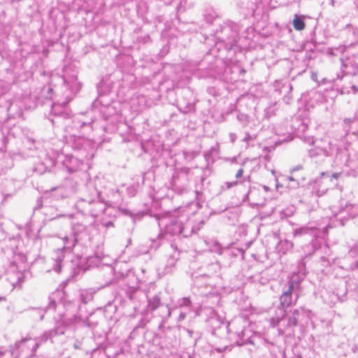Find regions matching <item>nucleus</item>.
Returning a JSON list of instances; mask_svg holds the SVG:
<instances>
[{
    "label": "nucleus",
    "instance_id": "obj_1",
    "mask_svg": "<svg viewBox=\"0 0 358 358\" xmlns=\"http://www.w3.org/2000/svg\"><path fill=\"white\" fill-rule=\"evenodd\" d=\"M49 299L50 302L45 312L55 310L54 328L45 331L38 338L26 336L16 342L13 346H10V351L13 352L15 358L31 357L42 343L56 336L64 334L67 328L80 322L79 306L69 299L64 291H55L50 295Z\"/></svg>",
    "mask_w": 358,
    "mask_h": 358
},
{
    "label": "nucleus",
    "instance_id": "obj_2",
    "mask_svg": "<svg viewBox=\"0 0 358 358\" xmlns=\"http://www.w3.org/2000/svg\"><path fill=\"white\" fill-rule=\"evenodd\" d=\"M72 233L70 235H66L61 238L63 243L62 248L54 251V259L55 265L54 270L59 273L62 269V262L64 258V252H71L77 243L89 237L90 226L83 222H76L71 223Z\"/></svg>",
    "mask_w": 358,
    "mask_h": 358
},
{
    "label": "nucleus",
    "instance_id": "obj_3",
    "mask_svg": "<svg viewBox=\"0 0 358 358\" xmlns=\"http://www.w3.org/2000/svg\"><path fill=\"white\" fill-rule=\"evenodd\" d=\"M187 221V215L181 214L178 217H161L159 219L158 224L159 227H165V235H182L183 237H188L192 234L194 230L192 224Z\"/></svg>",
    "mask_w": 358,
    "mask_h": 358
},
{
    "label": "nucleus",
    "instance_id": "obj_4",
    "mask_svg": "<svg viewBox=\"0 0 358 358\" xmlns=\"http://www.w3.org/2000/svg\"><path fill=\"white\" fill-rule=\"evenodd\" d=\"M305 313L303 308L294 309L292 312V315L285 316V311L282 317L271 318V324L272 327H278V331L280 334H282L287 329L295 327L297 324L299 317L301 314Z\"/></svg>",
    "mask_w": 358,
    "mask_h": 358
},
{
    "label": "nucleus",
    "instance_id": "obj_5",
    "mask_svg": "<svg viewBox=\"0 0 358 358\" xmlns=\"http://www.w3.org/2000/svg\"><path fill=\"white\" fill-rule=\"evenodd\" d=\"M69 141L73 149L80 152L82 158L87 159L93 156L92 152L95 147V143L93 141L83 136H72Z\"/></svg>",
    "mask_w": 358,
    "mask_h": 358
},
{
    "label": "nucleus",
    "instance_id": "obj_6",
    "mask_svg": "<svg viewBox=\"0 0 358 358\" xmlns=\"http://www.w3.org/2000/svg\"><path fill=\"white\" fill-rule=\"evenodd\" d=\"M315 145L309 150L310 157L324 156L326 157L333 155L335 150V145L329 138H322L316 141Z\"/></svg>",
    "mask_w": 358,
    "mask_h": 358
},
{
    "label": "nucleus",
    "instance_id": "obj_7",
    "mask_svg": "<svg viewBox=\"0 0 358 358\" xmlns=\"http://www.w3.org/2000/svg\"><path fill=\"white\" fill-rule=\"evenodd\" d=\"M244 321L242 319L236 320L230 322L227 326L228 332L236 335V343L242 345L247 343L248 337L245 338V330L242 328V323Z\"/></svg>",
    "mask_w": 358,
    "mask_h": 358
},
{
    "label": "nucleus",
    "instance_id": "obj_8",
    "mask_svg": "<svg viewBox=\"0 0 358 358\" xmlns=\"http://www.w3.org/2000/svg\"><path fill=\"white\" fill-rule=\"evenodd\" d=\"M57 159L62 162L64 166L69 173H73L80 167L84 158L78 159L70 155L59 154Z\"/></svg>",
    "mask_w": 358,
    "mask_h": 358
},
{
    "label": "nucleus",
    "instance_id": "obj_9",
    "mask_svg": "<svg viewBox=\"0 0 358 358\" xmlns=\"http://www.w3.org/2000/svg\"><path fill=\"white\" fill-rule=\"evenodd\" d=\"M305 273H294L290 276L289 280L288 281V287L291 289H294L295 291V302L297 301L298 299L300 296L301 292V283L303 281Z\"/></svg>",
    "mask_w": 358,
    "mask_h": 358
},
{
    "label": "nucleus",
    "instance_id": "obj_10",
    "mask_svg": "<svg viewBox=\"0 0 358 358\" xmlns=\"http://www.w3.org/2000/svg\"><path fill=\"white\" fill-rule=\"evenodd\" d=\"M341 69L346 75L356 76L358 74V64L354 60L341 58Z\"/></svg>",
    "mask_w": 358,
    "mask_h": 358
},
{
    "label": "nucleus",
    "instance_id": "obj_11",
    "mask_svg": "<svg viewBox=\"0 0 358 358\" xmlns=\"http://www.w3.org/2000/svg\"><path fill=\"white\" fill-rule=\"evenodd\" d=\"M280 306L284 308H287L292 305V303H296L295 302V291L294 289H291L289 287L288 289L284 291L280 297Z\"/></svg>",
    "mask_w": 358,
    "mask_h": 358
},
{
    "label": "nucleus",
    "instance_id": "obj_12",
    "mask_svg": "<svg viewBox=\"0 0 358 358\" xmlns=\"http://www.w3.org/2000/svg\"><path fill=\"white\" fill-rule=\"evenodd\" d=\"M319 229L314 226L306 225L295 229L293 231L294 236H302L306 234H310L315 237L318 236Z\"/></svg>",
    "mask_w": 358,
    "mask_h": 358
},
{
    "label": "nucleus",
    "instance_id": "obj_13",
    "mask_svg": "<svg viewBox=\"0 0 358 358\" xmlns=\"http://www.w3.org/2000/svg\"><path fill=\"white\" fill-rule=\"evenodd\" d=\"M89 210V215L96 217L106 210V205L98 200L92 199V206Z\"/></svg>",
    "mask_w": 358,
    "mask_h": 358
},
{
    "label": "nucleus",
    "instance_id": "obj_14",
    "mask_svg": "<svg viewBox=\"0 0 358 358\" xmlns=\"http://www.w3.org/2000/svg\"><path fill=\"white\" fill-rule=\"evenodd\" d=\"M92 199H80L76 202V207L83 214L89 215V210L92 206Z\"/></svg>",
    "mask_w": 358,
    "mask_h": 358
},
{
    "label": "nucleus",
    "instance_id": "obj_15",
    "mask_svg": "<svg viewBox=\"0 0 358 358\" xmlns=\"http://www.w3.org/2000/svg\"><path fill=\"white\" fill-rule=\"evenodd\" d=\"M259 194V191L255 188H250L245 195L244 200L252 201L251 204L255 206H264V201H257L255 200V196Z\"/></svg>",
    "mask_w": 358,
    "mask_h": 358
},
{
    "label": "nucleus",
    "instance_id": "obj_16",
    "mask_svg": "<svg viewBox=\"0 0 358 358\" xmlns=\"http://www.w3.org/2000/svg\"><path fill=\"white\" fill-rule=\"evenodd\" d=\"M161 305L160 297L158 295H155L152 297H148V310L154 311Z\"/></svg>",
    "mask_w": 358,
    "mask_h": 358
},
{
    "label": "nucleus",
    "instance_id": "obj_17",
    "mask_svg": "<svg viewBox=\"0 0 358 358\" xmlns=\"http://www.w3.org/2000/svg\"><path fill=\"white\" fill-rule=\"evenodd\" d=\"M94 293L91 290H80L79 293L80 301L83 303H87L93 299Z\"/></svg>",
    "mask_w": 358,
    "mask_h": 358
},
{
    "label": "nucleus",
    "instance_id": "obj_18",
    "mask_svg": "<svg viewBox=\"0 0 358 358\" xmlns=\"http://www.w3.org/2000/svg\"><path fill=\"white\" fill-rule=\"evenodd\" d=\"M346 50V47L343 45H340L338 47H332L329 48L327 50V52L329 55L332 56H338L340 55L343 54Z\"/></svg>",
    "mask_w": 358,
    "mask_h": 358
},
{
    "label": "nucleus",
    "instance_id": "obj_19",
    "mask_svg": "<svg viewBox=\"0 0 358 358\" xmlns=\"http://www.w3.org/2000/svg\"><path fill=\"white\" fill-rule=\"evenodd\" d=\"M293 27L297 31H301L305 28V23L303 22V17L295 15L293 20Z\"/></svg>",
    "mask_w": 358,
    "mask_h": 358
},
{
    "label": "nucleus",
    "instance_id": "obj_20",
    "mask_svg": "<svg viewBox=\"0 0 358 358\" xmlns=\"http://www.w3.org/2000/svg\"><path fill=\"white\" fill-rule=\"evenodd\" d=\"M126 294L131 301H134L138 299L141 296L143 295V293H141L137 289L131 287L127 289Z\"/></svg>",
    "mask_w": 358,
    "mask_h": 358
},
{
    "label": "nucleus",
    "instance_id": "obj_21",
    "mask_svg": "<svg viewBox=\"0 0 358 358\" xmlns=\"http://www.w3.org/2000/svg\"><path fill=\"white\" fill-rule=\"evenodd\" d=\"M209 250L211 252L217 253V254H222V248L220 245V244L216 241H211L210 245H209Z\"/></svg>",
    "mask_w": 358,
    "mask_h": 358
},
{
    "label": "nucleus",
    "instance_id": "obj_22",
    "mask_svg": "<svg viewBox=\"0 0 358 358\" xmlns=\"http://www.w3.org/2000/svg\"><path fill=\"white\" fill-rule=\"evenodd\" d=\"M293 246V243L288 240H284L280 242V247L282 250H283V253H285L286 251L292 250Z\"/></svg>",
    "mask_w": 358,
    "mask_h": 358
},
{
    "label": "nucleus",
    "instance_id": "obj_23",
    "mask_svg": "<svg viewBox=\"0 0 358 358\" xmlns=\"http://www.w3.org/2000/svg\"><path fill=\"white\" fill-rule=\"evenodd\" d=\"M311 99L315 100L317 103H323L326 101L325 96L320 92H313L312 93Z\"/></svg>",
    "mask_w": 358,
    "mask_h": 358
},
{
    "label": "nucleus",
    "instance_id": "obj_24",
    "mask_svg": "<svg viewBox=\"0 0 358 358\" xmlns=\"http://www.w3.org/2000/svg\"><path fill=\"white\" fill-rule=\"evenodd\" d=\"M52 190L55 192L53 196L56 199H63L68 196L66 191L63 188H55Z\"/></svg>",
    "mask_w": 358,
    "mask_h": 358
},
{
    "label": "nucleus",
    "instance_id": "obj_25",
    "mask_svg": "<svg viewBox=\"0 0 358 358\" xmlns=\"http://www.w3.org/2000/svg\"><path fill=\"white\" fill-rule=\"evenodd\" d=\"M349 254L352 257H355L358 255V243L354 242L352 245H349Z\"/></svg>",
    "mask_w": 358,
    "mask_h": 358
},
{
    "label": "nucleus",
    "instance_id": "obj_26",
    "mask_svg": "<svg viewBox=\"0 0 358 358\" xmlns=\"http://www.w3.org/2000/svg\"><path fill=\"white\" fill-rule=\"evenodd\" d=\"M163 236L164 235L162 234H159L156 239H151L152 243L150 245V248L157 249L161 244L160 241Z\"/></svg>",
    "mask_w": 358,
    "mask_h": 358
},
{
    "label": "nucleus",
    "instance_id": "obj_27",
    "mask_svg": "<svg viewBox=\"0 0 358 358\" xmlns=\"http://www.w3.org/2000/svg\"><path fill=\"white\" fill-rule=\"evenodd\" d=\"M270 349L272 350V353L273 352V350L277 349L278 350V354L275 355L276 358H285V353L284 351L281 350L280 348L275 346L274 345H271V348Z\"/></svg>",
    "mask_w": 358,
    "mask_h": 358
},
{
    "label": "nucleus",
    "instance_id": "obj_28",
    "mask_svg": "<svg viewBox=\"0 0 358 358\" xmlns=\"http://www.w3.org/2000/svg\"><path fill=\"white\" fill-rule=\"evenodd\" d=\"M191 304H192V302H191L189 298H187V297L182 298L181 300H180L178 301V305L180 307H183V306L189 307L191 306Z\"/></svg>",
    "mask_w": 358,
    "mask_h": 358
},
{
    "label": "nucleus",
    "instance_id": "obj_29",
    "mask_svg": "<svg viewBox=\"0 0 358 358\" xmlns=\"http://www.w3.org/2000/svg\"><path fill=\"white\" fill-rule=\"evenodd\" d=\"M0 358H15L13 357V352L9 350H0Z\"/></svg>",
    "mask_w": 358,
    "mask_h": 358
},
{
    "label": "nucleus",
    "instance_id": "obj_30",
    "mask_svg": "<svg viewBox=\"0 0 358 358\" xmlns=\"http://www.w3.org/2000/svg\"><path fill=\"white\" fill-rule=\"evenodd\" d=\"M169 262H170L169 265H168L165 267V272L166 273L172 272V270H173L172 268L174 266L175 263H176V260L173 258L169 260Z\"/></svg>",
    "mask_w": 358,
    "mask_h": 358
},
{
    "label": "nucleus",
    "instance_id": "obj_31",
    "mask_svg": "<svg viewBox=\"0 0 358 358\" xmlns=\"http://www.w3.org/2000/svg\"><path fill=\"white\" fill-rule=\"evenodd\" d=\"M179 178L180 176H173V187L175 188L176 190H178L179 188H180V186H179Z\"/></svg>",
    "mask_w": 358,
    "mask_h": 358
},
{
    "label": "nucleus",
    "instance_id": "obj_32",
    "mask_svg": "<svg viewBox=\"0 0 358 358\" xmlns=\"http://www.w3.org/2000/svg\"><path fill=\"white\" fill-rule=\"evenodd\" d=\"M255 136H252L250 134L247 133L245 137L243 138V141L248 143L249 141L255 140Z\"/></svg>",
    "mask_w": 358,
    "mask_h": 358
},
{
    "label": "nucleus",
    "instance_id": "obj_33",
    "mask_svg": "<svg viewBox=\"0 0 358 358\" xmlns=\"http://www.w3.org/2000/svg\"><path fill=\"white\" fill-rule=\"evenodd\" d=\"M238 184V181H233V182H226V185L227 189H230L234 186H236Z\"/></svg>",
    "mask_w": 358,
    "mask_h": 358
},
{
    "label": "nucleus",
    "instance_id": "obj_34",
    "mask_svg": "<svg viewBox=\"0 0 358 358\" xmlns=\"http://www.w3.org/2000/svg\"><path fill=\"white\" fill-rule=\"evenodd\" d=\"M127 192H128V194L130 196H134L136 194V189L134 188V187H129L127 189Z\"/></svg>",
    "mask_w": 358,
    "mask_h": 358
},
{
    "label": "nucleus",
    "instance_id": "obj_35",
    "mask_svg": "<svg viewBox=\"0 0 358 358\" xmlns=\"http://www.w3.org/2000/svg\"><path fill=\"white\" fill-rule=\"evenodd\" d=\"M243 174V169H238L236 173V178L238 179V178H242Z\"/></svg>",
    "mask_w": 358,
    "mask_h": 358
},
{
    "label": "nucleus",
    "instance_id": "obj_36",
    "mask_svg": "<svg viewBox=\"0 0 358 358\" xmlns=\"http://www.w3.org/2000/svg\"><path fill=\"white\" fill-rule=\"evenodd\" d=\"M102 224H103V226H104L106 228H109L110 227H113V223L112 221H108V222H103Z\"/></svg>",
    "mask_w": 358,
    "mask_h": 358
},
{
    "label": "nucleus",
    "instance_id": "obj_37",
    "mask_svg": "<svg viewBox=\"0 0 358 358\" xmlns=\"http://www.w3.org/2000/svg\"><path fill=\"white\" fill-rule=\"evenodd\" d=\"M301 169H303V166L302 165H297V166L293 167L291 169V172H294V171H299V170H301Z\"/></svg>",
    "mask_w": 358,
    "mask_h": 358
},
{
    "label": "nucleus",
    "instance_id": "obj_38",
    "mask_svg": "<svg viewBox=\"0 0 358 358\" xmlns=\"http://www.w3.org/2000/svg\"><path fill=\"white\" fill-rule=\"evenodd\" d=\"M229 138L231 143H234L236 139V135L234 133L229 134Z\"/></svg>",
    "mask_w": 358,
    "mask_h": 358
},
{
    "label": "nucleus",
    "instance_id": "obj_39",
    "mask_svg": "<svg viewBox=\"0 0 358 358\" xmlns=\"http://www.w3.org/2000/svg\"><path fill=\"white\" fill-rule=\"evenodd\" d=\"M308 127V125L305 123H301L300 127L299 129L301 130L302 131H304Z\"/></svg>",
    "mask_w": 358,
    "mask_h": 358
},
{
    "label": "nucleus",
    "instance_id": "obj_40",
    "mask_svg": "<svg viewBox=\"0 0 358 358\" xmlns=\"http://www.w3.org/2000/svg\"><path fill=\"white\" fill-rule=\"evenodd\" d=\"M340 175H341V174H340L339 173H333V174L331 176V180L332 178L338 179V178H339Z\"/></svg>",
    "mask_w": 358,
    "mask_h": 358
},
{
    "label": "nucleus",
    "instance_id": "obj_41",
    "mask_svg": "<svg viewBox=\"0 0 358 358\" xmlns=\"http://www.w3.org/2000/svg\"><path fill=\"white\" fill-rule=\"evenodd\" d=\"M186 317V315L185 313H180V316H179V320H182L185 319V317Z\"/></svg>",
    "mask_w": 358,
    "mask_h": 358
},
{
    "label": "nucleus",
    "instance_id": "obj_42",
    "mask_svg": "<svg viewBox=\"0 0 358 358\" xmlns=\"http://www.w3.org/2000/svg\"><path fill=\"white\" fill-rule=\"evenodd\" d=\"M352 350L354 353H356L358 351V347L355 345L352 347Z\"/></svg>",
    "mask_w": 358,
    "mask_h": 358
},
{
    "label": "nucleus",
    "instance_id": "obj_43",
    "mask_svg": "<svg viewBox=\"0 0 358 358\" xmlns=\"http://www.w3.org/2000/svg\"><path fill=\"white\" fill-rule=\"evenodd\" d=\"M352 90H353V92L355 94L358 92V88L355 85L352 86Z\"/></svg>",
    "mask_w": 358,
    "mask_h": 358
},
{
    "label": "nucleus",
    "instance_id": "obj_44",
    "mask_svg": "<svg viewBox=\"0 0 358 358\" xmlns=\"http://www.w3.org/2000/svg\"><path fill=\"white\" fill-rule=\"evenodd\" d=\"M80 343L79 342L76 343L74 344V345H73V346H74V348H76V349H80Z\"/></svg>",
    "mask_w": 358,
    "mask_h": 358
},
{
    "label": "nucleus",
    "instance_id": "obj_45",
    "mask_svg": "<svg viewBox=\"0 0 358 358\" xmlns=\"http://www.w3.org/2000/svg\"><path fill=\"white\" fill-rule=\"evenodd\" d=\"M263 189L266 191V192H268L270 190L269 187L266 186V185H263Z\"/></svg>",
    "mask_w": 358,
    "mask_h": 358
},
{
    "label": "nucleus",
    "instance_id": "obj_46",
    "mask_svg": "<svg viewBox=\"0 0 358 358\" xmlns=\"http://www.w3.org/2000/svg\"><path fill=\"white\" fill-rule=\"evenodd\" d=\"M287 180H289V181H294V182H295V180H294L292 177H291V176H290V177H288V178H287Z\"/></svg>",
    "mask_w": 358,
    "mask_h": 358
},
{
    "label": "nucleus",
    "instance_id": "obj_47",
    "mask_svg": "<svg viewBox=\"0 0 358 358\" xmlns=\"http://www.w3.org/2000/svg\"><path fill=\"white\" fill-rule=\"evenodd\" d=\"M167 312H168V313H167L168 316L169 317L171 315V311H170L169 308H168Z\"/></svg>",
    "mask_w": 358,
    "mask_h": 358
},
{
    "label": "nucleus",
    "instance_id": "obj_48",
    "mask_svg": "<svg viewBox=\"0 0 358 358\" xmlns=\"http://www.w3.org/2000/svg\"><path fill=\"white\" fill-rule=\"evenodd\" d=\"M183 177L185 178V180H187V173H185V175L183 176Z\"/></svg>",
    "mask_w": 358,
    "mask_h": 358
},
{
    "label": "nucleus",
    "instance_id": "obj_49",
    "mask_svg": "<svg viewBox=\"0 0 358 358\" xmlns=\"http://www.w3.org/2000/svg\"><path fill=\"white\" fill-rule=\"evenodd\" d=\"M43 319V315H41L40 316V320H42Z\"/></svg>",
    "mask_w": 358,
    "mask_h": 358
},
{
    "label": "nucleus",
    "instance_id": "obj_50",
    "mask_svg": "<svg viewBox=\"0 0 358 358\" xmlns=\"http://www.w3.org/2000/svg\"><path fill=\"white\" fill-rule=\"evenodd\" d=\"M62 81H63L64 83H66V80H65L64 78H62Z\"/></svg>",
    "mask_w": 358,
    "mask_h": 358
},
{
    "label": "nucleus",
    "instance_id": "obj_51",
    "mask_svg": "<svg viewBox=\"0 0 358 358\" xmlns=\"http://www.w3.org/2000/svg\"><path fill=\"white\" fill-rule=\"evenodd\" d=\"M324 234H327V228H324Z\"/></svg>",
    "mask_w": 358,
    "mask_h": 358
},
{
    "label": "nucleus",
    "instance_id": "obj_52",
    "mask_svg": "<svg viewBox=\"0 0 358 358\" xmlns=\"http://www.w3.org/2000/svg\"><path fill=\"white\" fill-rule=\"evenodd\" d=\"M275 180H276V182H277V183H276V187H277V188H278V180L276 179Z\"/></svg>",
    "mask_w": 358,
    "mask_h": 358
},
{
    "label": "nucleus",
    "instance_id": "obj_53",
    "mask_svg": "<svg viewBox=\"0 0 358 358\" xmlns=\"http://www.w3.org/2000/svg\"><path fill=\"white\" fill-rule=\"evenodd\" d=\"M338 79H342V78H343V76H341V77H340L339 76H338Z\"/></svg>",
    "mask_w": 358,
    "mask_h": 358
},
{
    "label": "nucleus",
    "instance_id": "obj_54",
    "mask_svg": "<svg viewBox=\"0 0 358 358\" xmlns=\"http://www.w3.org/2000/svg\"><path fill=\"white\" fill-rule=\"evenodd\" d=\"M250 176L247 177V180H250Z\"/></svg>",
    "mask_w": 358,
    "mask_h": 358
},
{
    "label": "nucleus",
    "instance_id": "obj_55",
    "mask_svg": "<svg viewBox=\"0 0 358 358\" xmlns=\"http://www.w3.org/2000/svg\"><path fill=\"white\" fill-rule=\"evenodd\" d=\"M321 175H322V176H325V175H326V173L322 172V173H321Z\"/></svg>",
    "mask_w": 358,
    "mask_h": 358
},
{
    "label": "nucleus",
    "instance_id": "obj_56",
    "mask_svg": "<svg viewBox=\"0 0 358 358\" xmlns=\"http://www.w3.org/2000/svg\"><path fill=\"white\" fill-rule=\"evenodd\" d=\"M52 90V88L48 89V92H51Z\"/></svg>",
    "mask_w": 358,
    "mask_h": 358
},
{
    "label": "nucleus",
    "instance_id": "obj_57",
    "mask_svg": "<svg viewBox=\"0 0 358 358\" xmlns=\"http://www.w3.org/2000/svg\"><path fill=\"white\" fill-rule=\"evenodd\" d=\"M310 143H313V141L312 140H310Z\"/></svg>",
    "mask_w": 358,
    "mask_h": 358
},
{
    "label": "nucleus",
    "instance_id": "obj_58",
    "mask_svg": "<svg viewBox=\"0 0 358 358\" xmlns=\"http://www.w3.org/2000/svg\"><path fill=\"white\" fill-rule=\"evenodd\" d=\"M341 225H343V224H343V222L342 221L341 222Z\"/></svg>",
    "mask_w": 358,
    "mask_h": 358
},
{
    "label": "nucleus",
    "instance_id": "obj_59",
    "mask_svg": "<svg viewBox=\"0 0 358 358\" xmlns=\"http://www.w3.org/2000/svg\"><path fill=\"white\" fill-rule=\"evenodd\" d=\"M357 268H358V262L357 263Z\"/></svg>",
    "mask_w": 358,
    "mask_h": 358
},
{
    "label": "nucleus",
    "instance_id": "obj_60",
    "mask_svg": "<svg viewBox=\"0 0 358 358\" xmlns=\"http://www.w3.org/2000/svg\"><path fill=\"white\" fill-rule=\"evenodd\" d=\"M358 358V357H357Z\"/></svg>",
    "mask_w": 358,
    "mask_h": 358
}]
</instances>
